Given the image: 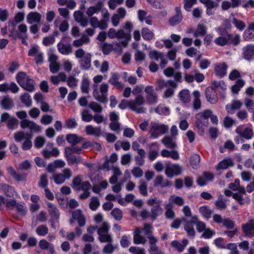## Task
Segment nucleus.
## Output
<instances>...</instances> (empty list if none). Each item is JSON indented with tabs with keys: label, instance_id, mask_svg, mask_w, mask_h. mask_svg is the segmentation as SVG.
Returning <instances> with one entry per match:
<instances>
[{
	"label": "nucleus",
	"instance_id": "1",
	"mask_svg": "<svg viewBox=\"0 0 254 254\" xmlns=\"http://www.w3.org/2000/svg\"><path fill=\"white\" fill-rule=\"evenodd\" d=\"M74 55L78 60V63L82 69L88 70L91 65L92 54L86 52L82 48H79L75 51Z\"/></svg>",
	"mask_w": 254,
	"mask_h": 254
},
{
	"label": "nucleus",
	"instance_id": "2",
	"mask_svg": "<svg viewBox=\"0 0 254 254\" xmlns=\"http://www.w3.org/2000/svg\"><path fill=\"white\" fill-rule=\"evenodd\" d=\"M109 85L106 83H102L99 87V90L98 89V85H93V96L97 101L106 103L107 101V95Z\"/></svg>",
	"mask_w": 254,
	"mask_h": 254
},
{
	"label": "nucleus",
	"instance_id": "3",
	"mask_svg": "<svg viewBox=\"0 0 254 254\" xmlns=\"http://www.w3.org/2000/svg\"><path fill=\"white\" fill-rule=\"evenodd\" d=\"M72 176V171L69 168H64L62 171V173H54L52 179L57 185H61L66 180H69Z\"/></svg>",
	"mask_w": 254,
	"mask_h": 254
},
{
	"label": "nucleus",
	"instance_id": "4",
	"mask_svg": "<svg viewBox=\"0 0 254 254\" xmlns=\"http://www.w3.org/2000/svg\"><path fill=\"white\" fill-rule=\"evenodd\" d=\"M150 130L151 137L157 138L160 135L165 134L168 130V127L159 123L152 122Z\"/></svg>",
	"mask_w": 254,
	"mask_h": 254
},
{
	"label": "nucleus",
	"instance_id": "5",
	"mask_svg": "<svg viewBox=\"0 0 254 254\" xmlns=\"http://www.w3.org/2000/svg\"><path fill=\"white\" fill-rule=\"evenodd\" d=\"M131 110L135 111L137 114L143 113L146 111V109L140 107L142 105L145 101L143 96L137 95L134 100H130Z\"/></svg>",
	"mask_w": 254,
	"mask_h": 254
},
{
	"label": "nucleus",
	"instance_id": "6",
	"mask_svg": "<svg viewBox=\"0 0 254 254\" xmlns=\"http://www.w3.org/2000/svg\"><path fill=\"white\" fill-rule=\"evenodd\" d=\"M235 132L243 138L246 139H251L254 136V132L252 128L249 127H244V126L241 125L237 127Z\"/></svg>",
	"mask_w": 254,
	"mask_h": 254
},
{
	"label": "nucleus",
	"instance_id": "7",
	"mask_svg": "<svg viewBox=\"0 0 254 254\" xmlns=\"http://www.w3.org/2000/svg\"><path fill=\"white\" fill-rule=\"evenodd\" d=\"M149 56L151 59H154L157 61L160 60L159 65L162 68L166 66L168 63L165 55L160 52L156 50L151 51L149 53Z\"/></svg>",
	"mask_w": 254,
	"mask_h": 254
},
{
	"label": "nucleus",
	"instance_id": "8",
	"mask_svg": "<svg viewBox=\"0 0 254 254\" xmlns=\"http://www.w3.org/2000/svg\"><path fill=\"white\" fill-rule=\"evenodd\" d=\"M29 56L34 57L37 64H41L44 62V54L40 51L38 46H35L31 48L28 54Z\"/></svg>",
	"mask_w": 254,
	"mask_h": 254
},
{
	"label": "nucleus",
	"instance_id": "9",
	"mask_svg": "<svg viewBox=\"0 0 254 254\" xmlns=\"http://www.w3.org/2000/svg\"><path fill=\"white\" fill-rule=\"evenodd\" d=\"M242 228L246 236L254 237V218L251 217H249L248 222L242 225Z\"/></svg>",
	"mask_w": 254,
	"mask_h": 254
},
{
	"label": "nucleus",
	"instance_id": "10",
	"mask_svg": "<svg viewBox=\"0 0 254 254\" xmlns=\"http://www.w3.org/2000/svg\"><path fill=\"white\" fill-rule=\"evenodd\" d=\"M182 168L178 164H168L165 169V174L169 178H172L174 176L181 174Z\"/></svg>",
	"mask_w": 254,
	"mask_h": 254
},
{
	"label": "nucleus",
	"instance_id": "11",
	"mask_svg": "<svg viewBox=\"0 0 254 254\" xmlns=\"http://www.w3.org/2000/svg\"><path fill=\"white\" fill-rule=\"evenodd\" d=\"M184 222V229L186 231L189 237L193 238L195 235V231L194 228L195 222H193V216L190 219L184 218L183 219Z\"/></svg>",
	"mask_w": 254,
	"mask_h": 254
},
{
	"label": "nucleus",
	"instance_id": "12",
	"mask_svg": "<svg viewBox=\"0 0 254 254\" xmlns=\"http://www.w3.org/2000/svg\"><path fill=\"white\" fill-rule=\"evenodd\" d=\"M20 126L23 129L28 128L31 132H40L41 130V127L40 126L34 122L27 119H24L21 121Z\"/></svg>",
	"mask_w": 254,
	"mask_h": 254
},
{
	"label": "nucleus",
	"instance_id": "13",
	"mask_svg": "<svg viewBox=\"0 0 254 254\" xmlns=\"http://www.w3.org/2000/svg\"><path fill=\"white\" fill-rule=\"evenodd\" d=\"M242 58L248 61H251L254 59V45H247L243 48Z\"/></svg>",
	"mask_w": 254,
	"mask_h": 254
},
{
	"label": "nucleus",
	"instance_id": "14",
	"mask_svg": "<svg viewBox=\"0 0 254 254\" xmlns=\"http://www.w3.org/2000/svg\"><path fill=\"white\" fill-rule=\"evenodd\" d=\"M146 101L149 104H154L157 102V95L151 86H147L145 89Z\"/></svg>",
	"mask_w": 254,
	"mask_h": 254
},
{
	"label": "nucleus",
	"instance_id": "15",
	"mask_svg": "<svg viewBox=\"0 0 254 254\" xmlns=\"http://www.w3.org/2000/svg\"><path fill=\"white\" fill-rule=\"evenodd\" d=\"M117 38L122 40L121 46L126 47L131 39V34L126 33L124 29H120L117 30Z\"/></svg>",
	"mask_w": 254,
	"mask_h": 254
},
{
	"label": "nucleus",
	"instance_id": "16",
	"mask_svg": "<svg viewBox=\"0 0 254 254\" xmlns=\"http://www.w3.org/2000/svg\"><path fill=\"white\" fill-rule=\"evenodd\" d=\"M205 96L207 101L211 104H215L218 101V96L215 90L209 86L205 90Z\"/></svg>",
	"mask_w": 254,
	"mask_h": 254
},
{
	"label": "nucleus",
	"instance_id": "17",
	"mask_svg": "<svg viewBox=\"0 0 254 254\" xmlns=\"http://www.w3.org/2000/svg\"><path fill=\"white\" fill-rule=\"evenodd\" d=\"M58 57L54 54H50L49 57L50 69L52 73L57 72L60 69V64L57 62Z\"/></svg>",
	"mask_w": 254,
	"mask_h": 254
},
{
	"label": "nucleus",
	"instance_id": "18",
	"mask_svg": "<svg viewBox=\"0 0 254 254\" xmlns=\"http://www.w3.org/2000/svg\"><path fill=\"white\" fill-rule=\"evenodd\" d=\"M8 173L17 181H25L27 178V174L25 173H17L12 167L9 166L7 168Z\"/></svg>",
	"mask_w": 254,
	"mask_h": 254
},
{
	"label": "nucleus",
	"instance_id": "19",
	"mask_svg": "<svg viewBox=\"0 0 254 254\" xmlns=\"http://www.w3.org/2000/svg\"><path fill=\"white\" fill-rule=\"evenodd\" d=\"M243 103L238 100H233L229 104L226 105L225 108L227 113L233 114L234 110L240 109L242 106Z\"/></svg>",
	"mask_w": 254,
	"mask_h": 254
},
{
	"label": "nucleus",
	"instance_id": "20",
	"mask_svg": "<svg viewBox=\"0 0 254 254\" xmlns=\"http://www.w3.org/2000/svg\"><path fill=\"white\" fill-rule=\"evenodd\" d=\"M92 188L91 185L88 181H85L82 185V187H80V190H82L83 192L80 194L79 196L80 199H84L90 195V192L89 190Z\"/></svg>",
	"mask_w": 254,
	"mask_h": 254
},
{
	"label": "nucleus",
	"instance_id": "21",
	"mask_svg": "<svg viewBox=\"0 0 254 254\" xmlns=\"http://www.w3.org/2000/svg\"><path fill=\"white\" fill-rule=\"evenodd\" d=\"M234 165L233 160L231 158H227L220 161L216 166L217 170H225L229 167H232Z\"/></svg>",
	"mask_w": 254,
	"mask_h": 254
},
{
	"label": "nucleus",
	"instance_id": "22",
	"mask_svg": "<svg viewBox=\"0 0 254 254\" xmlns=\"http://www.w3.org/2000/svg\"><path fill=\"white\" fill-rule=\"evenodd\" d=\"M175 10L176 14L170 18L169 20V23L172 26L179 24L183 18L180 7L178 6L176 7Z\"/></svg>",
	"mask_w": 254,
	"mask_h": 254
},
{
	"label": "nucleus",
	"instance_id": "23",
	"mask_svg": "<svg viewBox=\"0 0 254 254\" xmlns=\"http://www.w3.org/2000/svg\"><path fill=\"white\" fill-rule=\"evenodd\" d=\"M72 216L74 219L77 221L80 227H82L85 225V218L81 210L77 209L73 211L72 213Z\"/></svg>",
	"mask_w": 254,
	"mask_h": 254
},
{
	"label": "nucleus",
	"instance_id": "24",
	"mask_svg": "<svg viewBox=\"0 0 254 254\" xmlns=\"http://www.w3.org/2000/svg\"><path fill=\"white\" fill-rule=\"evenodd\" d=\"M58 51L64 55H68L72 53V48L70 44H64L60 42L57 45Z\"/></svg>",
	"mask_w": 254,
	"mask_h": 254
},
{
	"label": "nucleus",
	"instance_id": "25",
	"mask_svg": "<svg viewBox=\"0 0 254 254\" xmlns=\"http://www.w3.org/2000/svg\"><path fill=\"white\" fill-rule=\"evenodd\" d=\"M141 232V229L138 227L135 228L133 236V243L135 244H144L146 243L145 238L140 235Z\"/></svg>",
	"mask_w": 254,
	"mask_h": 254
},
{
	"label": "nucleus",
	"instance_id": "26",
	"mask_svg": "<svg viewBox=\"0 0 254 254\" xmlns=\"http://www.w3.org/2000/svg\"><path fill=\"white\" fill-rule=\"evenodd\" d=\"M205 21H201L197 25L196 30L194 32L193 35L195 37L203 36L206 33L207 27L204 24Z\"/></svg>",
	"mask_w": 254,
	"mask_h": 254
},
{
	"label": "nucleus",
	"instance_id": "27",
	"mask_svg": "<svg viewBox=\"0 0 254 254\" xmlns=\"http://www.w3.org/2000/svg\"><path fill=\"white\" fill-rule=\"evenodd\" d=\"M65 156L69 165H73L74 164H78L82 160L81 158L79 156L76 157L69 152H64Z\"/></svg>",
	"mask_w": 254,
	"mask_h": 254
},
{
	"label": "nucleus",
	"instance_id": "28",
	"mask_svg": "<svg viewBox=\"0 0 254 254\" xmlns=\"http://www.w3.org/2000/svg\"><path fill=\"white\" fill-rule=\"evenodd\" d=\"M227 65L225 63H221L216 64L215 66L216 74L220 77H222L226 74Z\"/></svg>",
	"mask_w": 254,
	"mask_h": 254
},
{
	"label": "nucleus",
	"instance_id": "29",
	"mask_svg": "<svg viewBox=\"0 0 254 254\" xmlns=\"http://www.w3.org/2000/svg\"><path fill=\"white\" fill-rule=\"evenodd\" d=\"M85 131L88 135H93L99 137L101 135V128L100 127H94L91 125L87 126Z\"/></svg>",
	"mask_w": 254,
	"mask_h": 254
},
{
	"label": "nucleus",
	"instance_id": "30",
	"mask_svg": "<svg viewBox=\"0 0 254 254\" xmlns=\"http://www.w3.org/2000/svg\"><path fill=\"white\" fill-rule=\"evenodd\" d=\"M0 191H2L5 195L9 197H13L15 191L12 186L5 184H0Z\"/></svg>",
	"mask_w": 254,
	"mask_h": 254
},
{
	"label": "nucleus",
	"instance_id": "31",
	"mask_svg": "<svg viewBox=\"0 0 254 254\" xmlns=\"http://www.w3.org/2000/svg\"><path fill=\"white\" fill-rule=\"evenodd\" d=\"M41 15L37 12H31L27 16V22L29 24L40 23Z\"/></svg>",
	"mask_w": 254,
	"mask_h": 254
},
{
	"label": "nucleus",
	"instance_id": "32",
	"mask_svg": "<svg viewBox=\"0 0 254 254\" xmlns=\"http://www.w3.org/2000/svg\"><path fill=\"white\" fill-rule=\"evenodd\" d=\"M175 138L173 137L170 136H165L162 140L161 141L167 148L174 149L177 147L175 142Z\"/></svg>",
	"mask_w": 254,
	"mask_h": 254
},
{
	"label": "nucleus",
	"instance_id": "33",
	"mask_svg": "<svg viewBox=\"0 0 254 254\" xmlns=\"http://www.w3.org/2000/svg\"><path fill=\"white\" fill-rule=\"evenodd\" d=\"M165 212L164 213L166 218L173 219L175 217V212L173 210V205L171 203H167L165 204Z\"/></svg>",
	"mask_w": 254,
	"mask_h": 254
},
{
	"label": "nucleus",
	"instance_id": "34",
	"mask_svg": "<svg viewBox=\"0 0 254 254\" xmlns=\"http://www.w3.org/2000/svg\"><path fill=\"white\" fill-rule=\"evenodd\" d=\"M42 154L46 159L51 157H57L60 154V151L57 148H53L51 150L44 149L42 151Z\"/></svg>",
	"mask_w": 254,
	"mask_h": 254
},
{
	"label": "nucleus",
	"instance_id": "35",
	"mask_svg": "<svg viewBox=\"0 0 254 254\" xmlns=\"http://www.w3.org/2000/svg\"><path fill=\"white\" fill-rule=\"evenodd\" d=\"M0 104L2 108L7 110H10L14 105L12 100L8 96H3Z\"/></svg>",
	"mask_w": 254,
	"mask_h": 254
},
{
	"label": "nucleus",
	"instance_id": "36",
	"mask_svg": "<svg viewBox=\"0 0 254 254\" xmlns=\"http://www.w3.org/2000/svg\"><path fill=\"white\" fill-rule=\"evenodd\" d=\"M246 82L244 79H239L236 81L235 84L232 86L231 91L233 94L237 95L241 88L244 86Z\"/></svg>",
	"mask_w": 254,
	"mask_h": 254
},
{
	"label": "nucleus",
	"instance_id": "37",
	"mask_svg": "<svg viewBox=\"0 0 254 254\" xmlns=\"http://www.w3.org/2000/svg\"><path fill=\"white\" fill-rule=\"evenodd\" d=\"M154 185L155 187L161 186L162 188H164L171 185V182L168 180L164 181L163 176L160 175L157 176L154 181Z\"/></svg>",
	"mask_w": 254,
	"mask_h": 254
},
{
	"label": "nucleus",
	"instance_id": "38",
	"mask_svg": "<svg viewBox=\"0 0 254 254\" xmlns=\"http://www.w3.org/2000/svg\"><path fill=\"white\" fill-rule=\"evenodd\" d=\"M149 249L148 250L150 253L154 252L157 254H163L162 252L159 250L158 247L156 245V243L158 241L157 239L155 237H152L149 239Z\"/></svg>",
	"mask_w": 254,
	"mask_h": 254
},
{
	"label": "nucleus",
	"instance_id": "39",
	"mask_svg": "<svg viewBox=\"0 0 254 254\" xmlns=\"http://www.w3.org/2000/svg\"><path fill=\"white\" fill-rule=\"evenodd\" d=\"M161 154L163 157H170L176 160L179 159V153L177 151L175 150L170 151L167 149H163L161 151Z\"/></svg>",
	"mask_w": 254,
	"mask_h": 254
},
{
	"label": "nucleus",
	"instance_id": "40",
	"mask_svg": "<svg viewBox=\"0 0 254 254\" xmlns=\"http://www.w3.org/2000/svg\"><path fill=\"white\" fill-rule=\"evenodd\" d=\"M47 205L48 211L51 216L53 219H58L60 215V212L57 207L51 202H49Z\"/></svg>",
	"mask_w": 254,
	"mask_h": 254
},
{
	"label": "nucleus",
	"instance_id": "41",
	"mask_svg": "<svg viewBox=\"0 0 254 254\" xmlns=\"http://www.w3.org/2000/svg\"><path fill=\"white\" fill-rule=\"evenodd\" d=\"M39 246L43 250H48L51 254H53L54 253V246L45 239L40 241Z\"/></svg>",
	"mask_w": 254,
	"mask_h": 254
},
{
	"label": "nucleus",
	"instance_id": "42",
	"mask_svg": "<svg viewBox=\"0 0 254 254\" xmlns=\"http://www.w3.org/2000/svg\"><path fill=\"white\" fill-rule=\"evenodd\" d=\"M90 42V38L86 34H83L78 39L74 40L72 43L73 46L75 47H81L84 44H88Z\"/></svg>",
	"mask_w": 254,
	"mask_h": 254
},
{
	"label": "nucleus",
	"instance_id": "43",
	"mask_svg": "<svg viewBox=\"0 0 254 254\" xmlns=\"http://www.w3.org/2000/svg\"><path fill=\"white\" fill-rule=\"evenodd\" d=\"M151 219L152 221H155L158 216L161 215L163 213V208L161 205L154 206L151 209Z\"/></svg>",
	"mask_w": 254,
	"mask_h": 254
},
{
	"label": "nucleus",
	"instance_id": "44",
	"mask_svg": "<svg viewBox=\"0 0 254 254\" xmlns=\"http://www.w3.org/2000/svg\"><path fill=\"white\" fill-rule=\"evenodd\" d=\"M150 148L155 146L157 150H150L148 151V158L150 161L154 160L159 155L158 149L159 145L157 142H154L149 145Z\"/></svg>",
	"mask_w": 254,
	"mask_h": 254
},
{
	"label": "nucleus",
	"instance_id": "45",
	"mask_svg": "<svg viewBox=\"0 0 254 254\" xmlns=\"http://www.w3.org/2000/svg\"><path fill=\"white\" fill-rule=\"evenodd\" d=\"M82 176L81 175H77L75 177L72 181V187L76 190H80V187H82Z\"/></svg>",
	"mask_w": 254,
	"mask_h": 254
},
{
	"label": "nucleus",
	"instance_id": "46",
	"mask_svg": "<svg viewBox=\"0 0 254 254\" xmlns=\"http://www.w3.org/2000/svg\"><path fill=\"white\" fill-rule=\"evenodd\" d=\"M20 86L27 91L33 92L35 90V82L32 79L29 78Z\"/></svg>",
	"mask_w": 254,
	"mask_h": 254
},
{
	"label": "nucleus",
	"instance_id": "47",
	"mask_svg": "<svg viewBox=\"0 0 254 254\" xmlns=\"http://www.w3.org/2000/svg\"><path fill=\"white\" fill-rule=\"evenodd\" d=\"M194 99L193 101V107L194 109L198 110L200 108L201 106V101L200 99V93L198 91L195 90L193 92Z\"/></svg>",
	"mask_w": 254,
	"mask_h": 254
},
{
	"label": "nucleus",
	"instance_id": "48",
	"mask_svg": "<svg viewBox=\"0 0 254 254\" xmlns=\"http://www.w3.org/2000/svg\"><path fill=\"white\" fill-rule=\"evenodd\" d=\"M66 75L64 72L60 73L58 75L51 76L50 79L54 84H58L60 81H65Z\"/></svg>",
	"mask_w": 254,
	"mask_h": 254
},
{
	"label": "nucleus",
	"instance_id": "49",
	"mask_svg": "<svg viewBox=\"0 0 254 254\" xmlns=\"http://www.w3.org/2000/svg\"><path fill=\"white\" fill-rule=\"evenodd\" d=\"M119 75L117 73H112L111 77L109 79V82L112 85L117 87L118 88L122 87L123 84L119 81Z\"/></svg>",
	"mask_w": 254,
	"mask_h": 254
},
{
	"label": "nucleus",
	"instance_id": "50",
	"mask_svg": "<svg viewBox=\"0 0 254 254\" xmlns=\"http://www.w3.org/2000/svg\"><path fill=\"white\" fill-rule=\"evenodd\" d=\"M223 195L220 194L219 195L218 199L215 202V204L217 209L221 210H224L227 207L226 199H223Z\"/></svg>",
	"mask_w": 254,
	"mask_h": 254
},
{
	"label": "nucleus",
	"instance_id": "51",
	"mask_svg": "<svg viewBox=\"0 0 254 254\" xmlns=\"http://www.w3.org/2000/svg\"><path fill=\"white\" fill-rule=\"evenodd\" d=\"M103 3L102 2H98L97 3V5L96 6L89 7L86 11V14L89 16H91L94 14L98 12V11L101 9V8L103 7Z\"/></svg>",
	"mask_w": 254,
	"mask_h": 254
},
{
	"label": "nucleus",
	"instance_id": "52",
	"mask_svg": "<svg viewBox=\"0 0 254 254\" xmlns=\"http://www.w3.org/2000/svg\"><path fill=\"white\" fill-rule=\"evenodd\" d=\"M142 38L146 41H150L154 37L153 32L147 28H143L141 30Z\"/></svg>",
	"mask_w": 254,
	"mask_h": 254
},
{
	"label": "nucleus",
	"instance_id": "53",
	"mask_svg": "<svg viewBox=\"0 0 254 254\" xmlns=\"http://www.w3.org/2000/svg\"><path fill=\"white\" fill-rule=\"evenodd\" d=\"M81 89L83 93L87 94L89 91L90 81L88 78L84 76L81 83Z\"/></svg>",
	"mask_w": 254,
	"mask_h": 254
},
{
	"label": "nucleus",
	"instance_id": "54",
	"mask_svg": "<svg viewBox=\"0 0 254 254\" xmlns=\"http://www.w3.org/2000/svg\"><path fill=\"white\" fill-rule=\"evenodd\" d=\"M66 139L68 142L74 145L82 140L81 137L78 136L75 134H68L66 135Z\"/></svg>",
	"mask_w": 254,
	"mask_h": 254
},
{
	"label": "nucleus",
	"instance_id": "55",
	"mask_svg": "<svg viewBox=\"0 0 254 254\" xmlns=\"http://www.w3.org/2000/svg\"><path fill=\"white\" fill-rule=\"evenodd\" d=\"M141 230L144 232V234L146 235L148 239H151L152 237H155L153 235V226L151 224L145 223Z\"/></svg>",
	"mask_w": 254,
	"mask_h": 254
},
{
	"label": "nucleus",
	"instance_id": "56",
	"mask_svg": "<svg viewBox=\"0 0 254 254\" xmlns=\"http://www.w3.org/2000/svg\"><path fill=\"white\" fill-rule=\"evenodd\" d=\"M193 222H195V225L196 227L197 231L201 233L206 229V224L202 221H200L197 216H193Z\"/></svg>",
	"mask_w": 254,
	"mask_h": 254
},
{
	"label": "nucleus",
	"instance_id": "57",
	"mask_svg": "<svg viewBox=\"0 0 254 254\" xmlns=\"http://www.w3.org/2000/svg\"><path fill=\"white\" fill-rule=\"evenodd\" d=\"M169 201L168 203H171L172 204L174 203L178 206H182L185 203V200L182 197L176 195H171L169 199Z\"/></svg>",
	"mask_w": 254,
	"mask_h": 254
},
{
	"label": "nucleus",
	"instance_id": "58",
	"mask_svg": "<svg viewBox=\"0 0 254 254\" xmlns=\"http://www.w3.org/2000/svg\"><path fill=\"white\" fill-rule=\"evenodd\" d=\"M197 120L195 122V126L198 128V133L200 134H201L204 132V127L207 125V121H205L202 118H198Z\"/></svg>",
	"mask_w": 254,
	"mask_h": 254
},
{
	"label": "nucleus",
	"instance_id": "59",
	"mask_svg": "<svg viewBox=\"0 0 254 254\" xmlns=\"http://www.w3.org/2000/svg\"><path fill=\"white\" fill-rule=\"evenodd\" d=\"M180 100L185 103H187L190 101V94L188 90L184 89L182 90L179 94Z\"/></svg>",
	"mask_w": 254,
	"mask_h": 254
},
{
	"label": "nucleus",
	"instance_id": "60",
	"mask_svg": "<svg viewBox=\"0 0 254 254\" xmlns=\"http://www.w3.org/2000/svg\"><path fill=\"white\" fill-rule=\"evenodd\" d=\"M30 135L29 133H25L22 131H18L14 134V138L16 142H20L23 140H25Z\"/></svg>",
	"mask_w": 254,
	"mask_h": 254
},
{
	"label": "nucleus",
	"instance_id": "61",
	"mask_svg": "<svg viewBox=\"0 0 254 254\" xmlns=\"http://www.w3.org/2000/svg\"><path fill=\"white\" fill-rule=\"evenodd\" d=\"M139 184L138 189L140 193L144 196H147V184L146 182L142 180H140L139 181Z\"/></svg>",
	"mask_w": 254,
	"mask_h": 254
},
{
	"label": "nucleus",
	"instance_id": "62",
	"mask_svg": "<svg viewBox=\"0 0 254 254\" xmlns=\"http://www.w3.org/2000/svg\"><path fill=\"white\" fill-rule=\"evenodd\" d=\"M199 213L205 218L211 217L212 211L206 206H201L199 208Z\"/></svg>",
	"mask_w": 254,
	"mask_h": 254
},
{
	"label": "nucleus",
	"instance_id": "63",
	"mask_svg": "<svg viewBox=\"0 0 254 254\" xmlns=\"http://www.w3.org/2000/svg\"><path fill=\"white\" fill-rule=\"evenodd\" d=\"M29 78V76L24 72H18L16 76L17 82L20 85L25 83Z\"/></svg>",
	"mask_w": 254,
	"mask_h": 254
},
{
	"label": "nucleus",
	"instance_id": "64",
	"mask_svg": "<svg viewBox=\"0 0 254 254\" xmlns=\"http://www.w3.org/2000/svg\"><path fill=\"white\" fill-rule=\"evenodd\" d=\"M228 42L234 46H237L240 43L241 38L240 36L238 34L232 35L230 34L228 35Z\"/></svg>",
	"mask_w": 254,
	"mask_h": 254
}]
</instances>
